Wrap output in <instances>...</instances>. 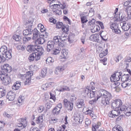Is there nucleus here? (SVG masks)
Wrapping results in <instances>:
<instances>
[{
    "label": "nucleus",
    "mask_w": 131,
    "mask_h": 131,
    "mask_svg": "<svg viewBox=\"0 0 131 131\" xmlns=\"http://www.w3.org/2000/svg\"><path fill=\"white\" fill-rule=\"evenodd\" d=\"M49 20L50 22L53 23V24H55L56 23L57 21L56 20L54 19L52 17H51L50 18Z\"/></svg>",
    "instance_id": "62"
},
{
    "label": "nucleus",
    "mask_w": 131,
    "mask_h": 131,
    "mask_svg": "<svg viewBox=\"0 0 131 131\" xmlns=\"http://www.w3.org/2000/svg\"><path fill=\"white\" fill-rule=\"evenodd\" d=\"M54 42L52 41H49L47 43V50L48 52L50 51L51 50H52L53 48H54Z\"/></svg>",
    "instance_id": "11"
},
{
    "label": "nucleus",
    "mask_w": 131,
    "mask_h": 131,
    "mask_svg": "<svg viewBox=\"0 0 131 131\" xmlns=\"http://www.w3.org/2000/svg\"><path fill=\"white\" fill-rule=\"evenodd\" d=\"M33 32V37H32V39L33 40H35L37 38L39 35V32L36 28H35L32 32Z\"/></svg>",
    "instance_id": "19"
},
{
    "label": "nucleus",
    "mask_w": 131,
    "mask_h": 131,
    "mask_svg": "<svg viewBox=\"0 0 131 131\" xmlns=\"http://www.w3.org/2000/svg\"><path fill=\"white\" fill-rule=\"evenodd\" d=\"M0 76L1 80L3 81V83L5 85H7L11 83V78L6 74H2Z\"/></svg>",
    "instance_id": "5"
},
{
    "label": "nucleus",
    "mask_w": 131,
    "mask_h": 131,
    "mask_svg": "<svg viewBox=\"0 0 131 131\" xmlns=\"http://www.w3.org/2000/svg\"><path fill=\"white\" fill-rule=\"evenodd\" d=\"M20 86V82L17 81L12 86V89L15 90H18Z\"/></svg>",
    "instance_id": "25"
},
{
    "label": "nucleus",
    "mask_w": 131,
    "mask_h": 131,
    "mask_svg": "<svg viewBox=\"0 0 131 131\" xmlns=\"http://www.w3.org/2000/svg\"><path fill=\"white\" fill-rule=\"evenodd\" d=\"M11 52V50L7 51L6 46H2L0 49V63L10 59L12 57Z\"/></svg>",
    "instance_id": "2"
},
{
    "label": "nucleus",
    "mask_w": 131,
    "mask_h": 131,
    "mask_svg": "<svg viewBox=\"0 0 131 131\" xmlns=\"http://www.w3.org/2000/svg\"><path fill=\"white\" fill-rule=\"evenodd\" d=\"M8 64H4L3 66L1 67L2 70L0 71V76L1 77V75L2 74H5L4 73H5V71L6 70L7 67H8Z\"/></svg>",
    "instance_id": "18"
},
{
    "label": "nucleus",
    "mask_w": 131,
    "mask_h": 131,
    "mask_svg": "<svg viewBox=\"0 0 131 131\" xmlns=\"http://www.w3.org/2000/svg\"><path fill=\"white\" fill-rule=\"evenodd\" d=\"M12 70V68L11 67L9 66L8 65V67H7V68L5 71V73H4L5 74H6V75H7V73H9L11 72Z\"/></svg>",
    "instance_id": "46"
},
{
    "label": "nucleus",
    "mask_w": 131,
    "mask_h": 131,
    "mask_svg": "<svg viewBox=\"0 0 131 131\" xmlns=\"http://www.w3.org/2000/svg\"><path fill=\"white\" fill-rule=\"evenodd\" d=\"M129 75L128 74H124L122 77L121 80L122 82L126 81L129 77Z\"/></svg>",
    "instance_id": "31"
},
{
    "label": "nucleus",
    "mask_w": 131,
    "mask_h": 131,
    "mask_svg": "<svg viewBox=\"0 0 131 131\" xmlns=\"http://www.w3.org/2000/svg\"><path fill=\"white\" fill-rule=\"evenodd\" d=\"M73 103L70 102L67 105V106L66 107L68 109L69 111H72L73 107Z\"/></svg>",
    "instance_id": "36"
},
{
    "label": "nucleus",
    "mask_w": 131,
    "mask_h": 131,
    "mask_svg": "<svg viewBox=\"0 0 131 131\" xmlns=\"http://www.w3.org/2000/svg\"><path fill=\"white\" fill-rule=\"evenodd\" d=\"M127 17L125 19L126 20H127L129 19H130L131 18V13L129 12H127Z\"/></svg>",
    "instance_id": "63"
},
{
    "label": "nucleus",
    "mask_w": 131,
    "mask_h": 131,
    "mask_svg": "<svg viewBox=\"0 0 131 131\" xmlns=\"http://www.w3.org/2000/svg\"><path fill=\"white\" fill-rule=\"evenodd\" d=\"M27 51L29 52H34V53H36V52H38L39 51H40L42 48H39L36 45H28L27 47Z\"/></svg>",
    "instance_id": "4"
},
{
    "label": "nucleus",
    "mask_w": 131,
    "mask_h": 131,
    "mask_svg": "<svg viewBox=\"0 0 131 131\" xmlns=\"http://www.w3.org/2000/svg\"><path fill=\"white\" fill-rule=\"evenodd\" d=\"M70 89L69 87L67 86H65L63 88H61L59 89V91L61 92H63L65 91H70Z\"/></svg>",
    "instance_id": "41"
},
{
    "label": "nucleus",
    "mask_w": 131,
    "mask_h": 131,
    "mask_svg": "<svg viewBox=\"0 0 131 131\" xmlns=\"http://www.w3.org/2000/svg\"><path fill=\"white\" fill-rule=\"evenodd\" d=\"M33 74V71H29L27 72V74L28 75L27 76V77L26 78V80L24 83L25 85L27 84L31 81V78Z\"/></svg>",
    "instance_id": "10"
},
{
    "label": "nucleus",
    "mask_w": 131,
    "mask_h": 131,
    "mask_svg": "<svg viewBox=\"0 0 131 131\" xmlns=\"http://www.w3.org/2000/svg\"><path fill=\"white\" fill-rule=\"evenodd\" d=\"M52 104L49 102H47L45 104V106L47 109H49L52 107Z\"/></svg>",
    "instance_id": "48"
},
{
    "label": "nucleus",
    "mask_w": 131,
    "mask_h": 131,
    "mask_svg": "<svg viewBox=\"0 0 131 131\" xmlns=\"http://www.w3.org/2000/svg\"><path fill=\"white\" fill-rule=\"evenodd\" d=\"M110 28L113 30H114L116 34H119L120 32V30L118 28V25L116 24L112 23L111 25Z\"/></svg>",
    "instance_id": "12"
},
{
    "label": "nucleus",
    "mask_w": 131,
    "mask_h": 131,
    "mask_svg": "<svg viewBox=\"0 0 131 131\" xmlns=\"http://www.w3.org/2000/svg\"><path fill=\"white\" fill-rule=\"evenodd\" d=\"M24 98L23 96H20L18 99V102L20 103L23 102L24 101Z\"/></svg>",
    "instance_id": "58"
},
{
    "label": "nucleus",
    "mask_w": 131,
    "mask_h": 131,
    "mask_svg": "<svg viewBox=\"0 0 131 131\" xmlns=\"http://www.w3.org/2000/svg\"><path fill=\"white\" fill-rule=\"evenodd\" d=\"M101 125V123L100 122H98L97 123H93L92 125V131H98L99 127Z\"/></svg>",
    "instance_id": "15"
},
{
    "label": "nucleus",
    "mask_w": 131,
    "mask_h": 131,
    "mask_svg": "<svg viewBox=\"0 0 131 131\" xmlns=\"http://www.w3.org/2000/svg\"><path fill=\"white\" fill-rule=\"evenodd\" d=\"M43 53L42 51H39L38 52H36V53H33L30 55L28 57V59L30 62L34 61L35 58V60L37 61L40 59L41 56Z\"/></svg>",
    "instance_id": "3"
},
{
    "label": "nucleus",
    "mask_w": 131,
    "mask_h": 131,
    "mask_svg": "<svg viewBox=\"0 0 131 131\" xmlns=\"http://www.w3.org/2000/svg\"><path fill=\"white\" fill-rule=\"evenodd\" d=\"M96 20L94 18L92 19L89 22V23L88 24V25H92L94 24Z\"/></svg>",
    "instance_id": "53"
},
{
    "label": "nucleus",
    "mask_w": 131,
    "mask_h": 131,
    "mask_svg": "<svg viewBox=\"0 0 131 131\" xmlns=\"http://www.w3.org/2000/svg\"><path fill=\"white\" fill-rule=\"evenodd\" d=\"M122 73L121 72H116L113 74L110 79L111 82L117 81L120 80Z\"/></svg>",
    "instance_id": "6"
},
{
    "label": "nucleus",
    "mask_w": 131,
    "mask_h": 131,
    "mask_svg": "<svg viewBox=\"0 0 131 131\" xmlns=\"http://www.w3.org/2000/svg\"><path fill=\"white\" fill-rule=\"evenodd\" d=\"M70 102L68 101L67 99H64L63 100L64 104L65 107H67V105Z\"/></svg>",
    "instance_id": "57"
},
{
    "label": "nucleus",
    "mask_w": 131,
    "mask_h": 131,
    "mask_svg": "<svg viewBox=\"0 0 131 131\" xmlns=\"http://www.w3.org/2000/svg\"><path fill=\"white\" fill-rule=\"evenodd\" d=\"M131 113V106H129L128 107H127L124 113L126 115L128 116L130 115V114Z\"/></svg>",
    "instance_id": "24"
},
{
    "label": "nucleus",
    "mask_w": 131,
    "mask_h": 131,
    "mask_svg": "<svg viewBox=\"0 0 131 131\" xmlns=\"http://www.w3.org/2000/svg\"><path fill=\"white\" fill-rule=\"evenodd\" d=\"M123 104L122 101L119 99L114 100L112 102V107L113 109L118 108Z\"/></svg>",
    "instance_id": "7"
},
{
    "label": "nucleus",
    "mask_w": 131,
    "mask_h": 131,
    "mask_svg": "<svg viewBox=\"0 0 131 131\" xmlns=\"http://www.w3.org/2000/svg\"><path fill=\"white\" fill-rule=\"evenodd\" d=\"M120 14H119V17H118L117 16H116V15H115V17L116 18V20H115L117 21H119V20H120L121 21H124L125 20V19H126V18L125 17L123 16H122V15H121V16H120Z\"/></svg>",
    "instance_id": "28"
},
{
    "label": "nucleus",
    "mask_w": 131,
    "mask_h": 131,
    "mask_svg": "<svg viewBox=\"0 0 131 131\" xmlns=\"http://www.w3.org/2000/svg\"><path fill=\"white\" fill-rule=\"evenodd\" d=\"M90 88L89 87L87 86L84 89L83 91V92L84 93L85 95H86L88 96L90 93V92L91 91Z\"/></svg>",
    "instance_id": "33"
},
{
    "label": "nucleus",
    "mask_w": 131,
    "mask_h": 131,
    "mask_svg": "<svg viewBox=\"0 0 131 131\" xmlns=\"http://www.w3.org/2000/svg\"><path fill=\"white\" fill-rule=\"evenodd\" d=\"M77 99L74 94H73L71 96L70 100L72 102H73L75 101Z\"/></svg>",
    "instance_id": "56"
},
{
    "label": "nucleus",
    "mask_w": 131,
    "mask_h": 131,
    "mask_svg": "<svg viewBox=\"0 0 131 131\" xmlns=\"http://www.w3.org/2000/svg\"><path fill=\"white\" fill-rule=\"evenodd\" d=\"M44 107L43 106H40L38 108V112L39 113L42 112L43 110Z\"/></svg>",
    "instance_id": "64"
},
{
    "label": "nucleus",
    "mask_w": 131,
    "mask_h": 131,
    "mask_svg": "<svg viewBox=\"0 0 131 131\" xmlns=\"http://www.w3.org/2000/svg\"><path fill=\"white\" fill-rule=\"evenodd\" d=\"M53 7H54L55 6L56 7L57 6V8H60V7L61 9H65L66 8V5L64 3H63V4H55L52 5Z\"/></svg>",
    "instance_id": "26"
},
{
    "label": "nucleus",
    "mask_w": 131,
    "mask_h": 131,
    "mask_svg": "<svg viewBox=\"0 0 131 131\" xmlns=\"http://www.w3.org/2000/svg\"><path fill=\"white\" fill-rule=\"evenodd\" d=\"M96 23L97 24H98L101 27L102 29H103L104 28V27L103 25V23L101 21H97L96 22Z\"/></svg>",
    "instance_id": "51"
},
{
    "label": "nucleus",
    "mask_w": 131,
    "mask_h": 131,
    "mask_svg": "<svg viewBox=\"0 0 131 131\" xmlns=\"http://www.w3.org/2000/svg\"><path fill=\"white\" fill-rule=\"evenodd\" d=\"M31 37L28 36H25L23 38V43H25V42H28L31 39Z\"/></svg>",
    "instance_id": "38"
},
{
    "label": "nucleus",
    "mask_w": 131,
    "mask_h": 131,
    "mask_svg": "<svg viewBox=\"0 0 131 131\" xmlns=\"http://www.w3.org/2000/svg\"><path fill=\"white\" fill-rule=\"evenodd\" d=\"M15 93L10 91L7 93L6 95V98L9 101H12L15 99Z\"/></svg>",
    "instance_id": "9"
},
{
    "label": "nucleus",
    "mask_w": 131,
    "mask_h": 131,
    "mask_svg": "<svg viewBox=\"0 0 131 131\" xmlns=\"http://www.w3.org/2000/svg\"><path fill=\"white\" fill-rule=\"evenodd\" d=\"M101 46H102V45L101 44L99 45L98 47L96 49V52L99 53L102 51L103 49Z\"/></svg>",
    "instance_id": "40"
},
{
    "label": "nucleus",
    "mask_w": 131,
    "mask_h": 131,
    "mask_svg": "<svg viewBox=\"0 0 131 131\" xmlns=\"http://www.w3.org/2000/svg\"><path fill=\"white\" fill-rule=\"evenodd\" d=\"M63 23L62 22L58 21L56 24V28H60L63 26Z\"/></svg>",
    "instance_id": "44"
},
{
    "label": "nucleus",
    "mask_w": 131,
    "mask_h": 131,
    "mask_svg": "<svg viewBox=\"0 0 131 131\" xmlns=\"http://www.w3.org/2000/svg\"><path fill=\"white\" fill-rule=\"evenodd\" d=\"M6 93V91L3 87L0 88V98L4 96Z\"/></svg>",
    "instance_id": "21"
},
{
    "label": "nucleus",
    "mask_w": 131,
    "mask_h": 131,
    "mask_svg": "<svg viewBox=\"0 0 131 131\" xmlns=\"http://www.w3.org/2000/svg\"><path fill=\"white\" fill-rule=\"evenodd\" d=\"M64 70L63 68H62L61 67H57L56 69V71L57 72H60Z\"/></svg>",
    "instance_id": "60"
},
{
    "label": "nucleus",
    "mask_w": 131,
    "mask_h": 131,
    "mask_svg": "<svg viewBox=\"0 0 131 131\" xmlns=\"http://www.w3.org/2000/svg\"><path fill=\"white\" fill-rule=\"evenodd\" d=\"M108 50L107 49H106L105 50V53H103V52L100 53L99 54V56L100 58H102L104 56H105L107 54Z\"/></svg>",
    "instance_id": "47"
},
{
    "label": "nucleus",
    "mask_w": 131,
    "mask_h": 131,
    "mask_svg": "<svg viewBox=\"0 0 131 131\" xmlns=\"http://www.w3.org/2000/svg\"><path fill=\"white\" fill-rule=\"evenodd\" d=\"M36 121H37L38 122L40 123H41L43 121L42 117V116H39L37 118Z\"/></svg>",
    "instance_id": "61"
},
{
    "label": "nucleus",
    "mask_w": 131,
    "mask_h": 131,
    "mask_svg": "<svg viewBox=\"0 0 131 131\" xmlns=\"http://www.w3.org/2000/svg\"><path fill=\"white\" fill-rule=\"evenodd\" d=\"M122 105H121V106L119 107L118 109V110H120L122 111H125L127 107L125 105H122Z\"/></svg>",
    "instance_id": "42"
},
{
    "label": "nucleus",
    "mask_w": 131,
    "mask_h": 131,
    "mask_svg": "<svg viewBox=\"0 0 131 131\" xmlns=\"http://www.w3.org/2000/svg\"><path fill=\"white\" fill-rule=\"evenodd\" d=\"M13 38L16 41H19L21 39V37L18 35H14L13 37Z\"/></svg>",
    "instance_id": "37"
},
{
    "label": "nucleus",
    "mask_w": 131,
    "mask_h": 131,
    "mask_svg": "<svg viewBox=\"0 0 131 131\" xmlns=\"http://www.w3.org/2000/svg\"><path fill=\"white\" fill-rule=\"evenodd\" d=\"M47 73V69L46 68H45L42 70L40 76H41L42 77L44 78L46 76Z\"/></svg>",
    "instance_id": "29"
},
{
    "label": "nucleus",
    "mask_w": 131,
    "mask_h": 131,
    "mask_svg": "<svg viewBox=\"0 0 131 131\" xmlns=\"http://www.w3.org/2000/svg\"><path fill=\"white\" fill-rule=\"evenodd\" d=\"M90 92V93L88 95V96L91 98L94 97L95 96V92L91 90V91Z\"/></svg>",
    "instance_id": "43"
},
{
    "label": "nucleus",
    "mask_w": 131,
    "mask_h": 131,
    "mask_svg": "<svg viewBox=\"0 0 131 131\" xmlns=\"http://www.w3.org/2000/svg\"><path fill=\"white\" fill-rule=\"evenodd\" d=\"M57 7H56L55 6L54 7L53 10V12L55 13L56 15H60L62 14V12L61 10H60L59 8H57Z\"/></svg>",
    "instance_id": "22"
},
{
    "label": "nucleus",
    "mask_w": 131,
    "mask_h": 131,
    "mask_svg": "<svg viewBox=\"0 0 131 131\" xmlns=\"http://www.w3.org/2000/svg\"><path fill=\"white\" fill-rule=\"evenodd\" d=\"M27 125V122L25 121L23 123H20L17 124V126L21 128L20 129H21L23 128H25L26 126Z\"/></svg>",
    "instance_id": "32"
},
{
    "label": "nucleus",
    "mask_w": 131,
    "mask_h": 131,
    "mask_svg": "<svg viewBox=\"0 0 131 131\" xmlns=\"http://www.w3.org/2000/svg\"><path fill=\"white\" fill-rule=\"evenodd\" d=\"M60 110L59 109V108H58L56 106L53 109L52 111V112L53 114L54 115H57L60 112Z\"/></svg>",
    "instance_id": "27"
},
{
    "label": "nucleus",
    "mask_w": 131,
    "mask_h": 131,
    "mask_svg": "<svg viewBox=\"0 0 131 131\" xmlns=\"http://www.w3.org/2000/svg\"><path fill=\"white\" fill-rule=\"evenodd\" d=\"M87 18L85 16H82L81 17V21L82 23H84L88 21Z\"/></svg>",
    "instance_id": "39"
},
{
    "label": "nucleus",
    "mask_w": 131,
    "mask_h": 131,
    "mask_svg": "<svg viewBox=\"0 0 131 131\" xmlns=\"http://www.w3.org/2000/svg\"><path fill=\"white\" fill-rule=\"evenodd\" d=\"M130 25L128 23H123V25L122 27L123 30L125 31H128L130 27Z\"/></svg>",
    "instance_id": "16"
},
{
    "label": "nucleus",
    "mask_w": 131,
    "mask_h": 131,
    "mask_svg": "<svg viewBox=\"0 0 131 131\" xmlns=\"http://www.w3.org/2000/svg\"><path fill=\"white\" fill-rule=\"evenodd\" d=\"M120 114L119 110H113L109 112L108 116L110 117L114 118L116 117Z\"/></svg>",
    "instance_id": "8"
},
{
    "label": "nucleus",
    "mask_w": 131,
    "mask_h": 131,
    "mask_svg": "<svg viewBox=\"0 0 131 131\" xmlns=\"http://www.w3.org/2000/svg\"><path fill=\"white\" fill-rule=\"evenodd\" d=\"M46 62L47 63H49L54 62L53 59H52L51 57H48L46 60Z\"/></svg>",
    "instance_id": "49"
},
{
    "label": "nucleus",
    "mask_w": 131,
    "mask_h": 131,
    "mask_svg": "<svg viewBox=\"0 0 131 131\" xmlns=\"http://www.w3.org/2000/svg\"><path fill=\"white\" fill-rule=\"evenodd\" d=\"M121 84V86L123 88H125L127 86H127V84L126 83L127 82L126 81L123 82Z\"/></svg>",
    "instance_id": "59"
},
{
    "label": "nucleus",
    "mask_w": 131,
    "mask_h": 131,
    "mask_svg": "<svg viewBox=\"0 0 131 131\" xmlns=\"http://www.w3.org/2000/svg\"><path fill=\"white\" fill-rule=\"evenodd\" d=\"M75 105L79 108L83 107L84 105V100L81 99H78L76 101Z\"/></svg>",
    "instance_id": "13"
},
{
    "label": "nucleus",
    "mask_w": 131,
    "mask_h": 131,
    "mask_svg": "<svg viewBox=\"0 0 131 131\" xmlns=\"http://www.w3.org/2000/svg\"><path fill=\"white\" fill-rule=\"evenodd\" d=\"M100 29L99 26L96 25L94 26H92L91 28V32L92 33H94L95 32L99 31Z\"/></svg>",
    "instance_id": "23"
},
{
    "label": "nucleus",
    "mask_w": 131,
    "mask_h": 131,
    "mask_svg": "<svg viewBox=\"0 0 131 131\" xmlns=\"http://www.w3.org/2000/svg\"><path fill=\"white\" fill-rule=\"evenodd\" d=\"M52 82H49V83H46L44 85V87L46 88H49V87H51L52 86Z\"/></svg>",
    "instance_id": "52"
},
{
    "label": "nucleus",
    "mask_w": 131,
    "mask_h": 131,
    "mask_svg": "<svg viewBox=\"0 0 131 131\" xmlns=\"http://www.w3.org/2000/svg\"><path fill=\"white\" fill-rule=\"evenodd\" d=\"M33 31V29H30L29 30L28 29L24 30L23 32L24 36H28L32 35Z\"/></svg>",
    "instance_id": "17"
},
{
    "label": "nucleus",
    "mask_w": 131,
    "mask_h": 131,
    "mask_svg": "<svg viewBox=\"0 0 131 131\" xmlns=\"http://www.w3.org/2000/svg\"><path fill=\"white\" fill-rule=\"evenodd\" d=\"M75 36L74 34L71 33L69 34L68 38V40L69 41H71Z\"/></svg>",
    "instance_id": "45"
},
{
    "label": "nucleus",
    "mask_w": 131,
    "mask_h": 131,
    "mask_svg": "<svg viewBox=\"0 0 131 131\" xmlns=\"http://www.w3.org/2000/svg\"><path fill=\"white\" fill-rule=\"evenodd\" d=\"M101 97L102 99L101 103L104 106L109 104L110 101L112 98V95L110 93L103 89L100 90L99 92L97 100Z\"/></svg>",
    "instance_id": "1"
},
{
    "label": "nucleus",
    "mask_w": 131,
    "mask_h": 131,
    "mask_svg": "<svg viewBox=\"0 0 131 131\" xmlns=\"http://www.w3.org/2000/svg\"><path fill=\"white\" fill-rule=\"evenodd\" d=\"M69 27L68 25L65 26L64 25H63L62 28V30L63 32H67L68 31Z\"/></svg>",
    "instance_id": "35"
},
{
    "label": "nucleus",
    "mask_w": 131,
    "mask_h": 131,
    "mask_svg": "<svg viewBox=\"0 0 131 131\" xmlns=\"http://www.w3.org/2000/svg\"><path fill=\"white\" fill-rule=\"evenodd\" d=\"M113 131H124L123 128L119 125L115 126L112 129Z\"/></svg>",
    "instance_id": "30"
},
{
    "label": "nucleus",
    "mask_w": 131,
    "mask_h": 131,
    "mask_svg": "<svg viewBox=\"0 0 131 131\" xmlns=\"http://www.w3.org/2000/svg\"><path fill=\"white\" fill-rule=\"evenodd\" d=\"M68 54L67 50L66 49H62L61 52V56L62 58H66L68 57Z\"/></svg>",
    "instance_id": "20"
},
{
    "label": "nucleus",
    "mask_w": 131,
    "mask_h": 131,
    "mask_svg": "<svg viewBox=\"0 0 131 131\" xmlns=\"http://www.w3.org/2000/svg\"><path fill=\"white\" fill-rule=\"evenodd\" d=\"M50 99H52L54 102H55L56 100V98L55 95L51 92L50 93Z\"/></svg>",
    "instance_id": "50"
},
{
    "label": "nucleus",
    "mask_w": 131,
    "mask_h": 131,
    "mask_svg": "<svg viewBox=\"0 0 131 131\" xmlns=\"http://www.w3.org/2000/svg\"><path fill=\"white\" fill-rule=\"evenodd\" d=\"M60 49H59V48L58 49H55L54 50H53V51L54 52L53 53V54L54 55H56L59 53L60 52Z\"/></svg>",
    "instance_id": "54"
},
{
    "label": "nucleus",
    "mask_w": 131,
    "mask_h": 131,
    "mask_svg": "<svg viewBox=\"0 0 131 131\" xmlns=\"http://www.w3.org/2000/svg\"><path fill=\"white\" fill-rule=\"evenodd\" d=\"M38 42V43L40 44H42L46 41L44 38L42 37H40L39 38L37 39Z\"/></svg>",
    "instance_id": "34"
},
{
    "label": "nucleus",
    "mask_w": 131,
    "mask_h": 131,
    "mask_svg": "<svg viewBox=\"0 0 131 131\" xmlns=\"http://www.w3.org/2000/svg\"><path fill=\"white\" fill-rule=\"evenodd\" d=\"M89 38L90 40L93 41L98 42L99 40V36L96 34L91 35Z\"/></svg>",
    "instance_id": "14"
},
{
    "label": "nucleus",
    "mask_w": 131,
    "mask_h": 131,
    "mask_svg": "<svg viewBox=\"0 0 131 131\" xmlns=\"http://www.w3.org/2000/svg\"><path fill=\"white\" fill-rule=\"evenodd\" d=\"M93 113V112L92 110H90L88 109V110H87L85 112V113L86 114H87L89 115H91L92 113Z\"/></svg>",
    "instance_id": "55"
}]
</instances>
